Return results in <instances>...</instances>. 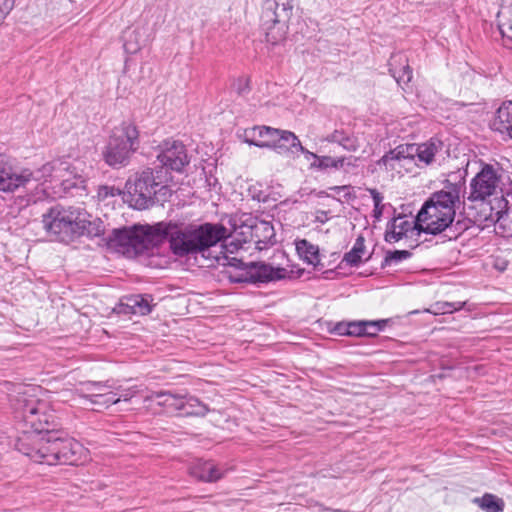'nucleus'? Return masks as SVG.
Returning <instances> with one entry per match:
<instances>
[{
    "mask_svg": "<svg viewBox=\"0 0 512 512\" xmlns=\"http://www.w3.org/2000/svg\"><path fill=\"white\" fill-rule=\"evenodd\" d=\"M190 474L204 482H215L223 477V472L213 462L202 460L193 464Z\"/></svg>",
    "mask_w": 512,
    "mask_h": 512,
    "instance_id": "nucleus-21",
    "label": "nucleus"
},
{
    "mask_svg": "<svg viewBox=\"0 0 512 512\" xmlns=\"http://www.w3.org/2000/svg\"><path fill=\"white\" fill-rule=\"evenodd\" d=\"M417 227L416 220L409 221L405 217L398 216L394 218L393 222L388 227L385 233V240L390 243L399 241L403 236H406L408 231Z\"/></svg>",
    "mask_w": 512,
    "mask_h": 512,
    "instance_id": "nucleus-25",
    "label": "nucleus"
},
{
    "mask_svg": "<svg viewBox=\"0 0 512 512\" xmlns=\"http://www.w3.org/2000/svg\"><path fill=\"white\" fill-rule=\"evenodd\" d=\"M378 325H379V323H366V321H364V320L349 321L348 334H349V336L364 337L366 331L368 330L367 328L370 327V328L377 329L376 326H378Z\"/></svg>",
    "mask_w": 512,
    "mask_h": 512,
    "instance_id": "nucleus-35",
    "label": "nucleus"
},
{
    "mask_svg": "<svg viewBox=\"0 0 512 512\" xmlns=\"http://www.w3.org/2000/svg\"><path fill=\"white\" fill-rule=\"evenodd\" d=\"M379 165L383 166L386 171L396 172L400 175L403 172H411L415 166L406 144L398 145L385 153L379 160Z\"/></svg>",
    "mask_w": 512,
    "mask_h": 512,
    "instance_id": "nucleus-18",
    "label": "nucleus"
},
{
    "mask_svg": "<svg viewBox=\"0 0 512 512\" xmlns=\"http://www.w3.org/2000/svg\"><path fill=\"white\" fill-rule=\"evenodd\" d=\"M387 322L388 320H376V321H366V323H379L377 327V329L375 328H367L368 330L366 331L365 333V336H369V337H372V336H375L379 331L383 330L385 328V326L387 325Z\"/></svg>",
    "mask_w": 512,
    "mask_h": 512,
    "instance_id": "nucleus-45",
    "label": "nucleus"
},
{
    "mask_svg": "<svg viewBox=\"0 0 512 512\" xmlns=\"http://www.w3.org/2000/svg\"><path fill=\"white\" fill-rule=\"evenodd\" d=\"M139 143L137 127L133 123H122L114 130L103 152L105 162L112 167L126 165Z\"/></svg>",
    "mask_w": 512,
    "mask_h": 512,
    "instance_id": "nucleus-7",
    "label": "nucleus"
},
{
    "mask_svg": "<svg viewBox=\"0 0 512 512\" xmlns=\"http://www.w3.org/2000/svg\"><path fill=\"white\" fill-rule=\"evenodd\" d=\"M57 464H77L85 452L84 447L76 440L56 436Z\"/></svg>",
    "mask_w": 512,
    "mask_h": 512,
    "instance_id": "nucleus-19",
    "label": "nucleus"
},
{
    "mask_svg": "<svg viewBox=\"0 0 512 512\" xmlns=\"http://www.w3.org/2000/svg\"><path fill=\"white\" fill-rule=\"evenodd\" d=\"M89 396L91 404L104 408L120 402V398H117V393L112 391H106L105 393H91Z\"/></svg>",
    "mask_w": 512,
    "mask_h": 512,
    "instance_id": "nucleus-31",
    "label": "nucleus"
},
{
    "mask_svg": "<svg viewBox=\"0 0 512 512\" xmlns=\"http://www.w3.org/2000/svg\"><path fill=\"white\" fill-rule=\"evenodd\" d=\"M126 183L128 193V203L136 209H146L154 203V197L161 195L160 200H166L171 195V190L162 185L160 175H168L167 171L162 169L153 170L145 168L134 174Z\"/></svg>",
    "mask_w": 512,
    "mask_h": 512,
    "instance_id": "nucleus-5",
    "label": "nucleus"
},
{
    "mask_svg": "<svg viewBox=\"0 0 512 512\" xmlns=\"http://www.w3.org/2000/svg\"><path fill=\"white\" fill-rule=\"evenodd\" d=\"M330 190L337 195L343 196L346 200H349L352 197V187L349 185L333 186L330 187Z\"/></svg>",
    "mask_w": 512,
    "mask_h": 512,
    "instance_id": "nucleus-43",
    "label": "nucleus"
},
{
    "mask_svg": "<svg viewBox=\"0 0 512 512\" xmlns=\"http://www.w3.org/2000/svg\"><path fill=\"white\" fill-rule=\"evenodd\" d=\"M410 256V252L407 250H396L394 252H389L385 256L383 265H391L392 263H398L404 259H407Z\"/></svg>",
    "mask_w": 512,
    "mask_h": 512,
    "instance_id": "nucleus-41",
    "label": "nucleus"
},
{
    "mask_svg": "<svg viewBox=\"0 0 512 512\" xmlns=\"http://www.w3.org/2000/svg\"><path fill=\"white\" fill-rule=\"evenodd\" d=\"M349 322H338L335 324L334 328L332 329V332H334L337 335L340 336H349Z\"/></svg>",
    "mask_w": 512,
    "mask_h": 512,
    "instance_id": "nucleus-46",
    "label": "nucleus"
},
{
    "mask_svg": "<svg viewBox=\"0 0 512 512\" xmlns=\"http://www.w3.org/2000/svg\"><path fill=\"white\" fill-rule=\"evenodd\" d=\"M44 230L59 240L87 235L98 237L105 232V225L100 218H93L80 206L51 207L42 216Z\"/></svg>",
    "mask_w": 512,
    "mask_h": 512,
    "instance_id": "nucleus-2",
    "label": "nucleus"
},
{
    "mask_svg": "<svg viewBox=\"0 0 512 512\" xmlns=\"http://www.w3.org/2000/svg\"><path fill=\"white\" fill-rule=\"evenodd\" d=\"M182 411H184V413L187 415L204 416L207 413L208 408L206 407V405L200 403V401L197 398L184 397V406Z\"/></svg>",
    "mask_w": 512,
    "mask_h": 512,
    "instance_id": "nucleus-32",
    "label": "nucleus"
},
{
    "mask_svg": "<svg viewBox=\"0 0 512 512\" xmlns=\"http://www.w3.org/2000/svg\"><path fill=\"white\" fill-rule=\"evenodd\" d=\"M498 19L502 35L512 40V4L502 7L498 13Z\"/></svg>",
    "mask_w": 512,
    "mask_h": 512,
    "instance_id": "nucleus-30",
    "label": "nucleus"
},
{
    "mask_svg": "<svg viewBox=\"0 0 512 512\" xmlns=\"http://www.w3.org/2000/svg\"><path fill=\"white\" fill-rule=\"evenodd\" d=\"M343 163H344L343 158L334 159L329 156H323V157L318 158L317 163L312 162L311 167L319 168V169H325V168H329V167L340 168L343 166Z\"/></svg>",
    "mask_w": 512,
    "mask_h": 512,
    "instance_id": "nucleus-37",
    "label": "nucleus"
},
{
    "mask_svg": "<svg viewBox=\"0 0 512 512\" xmlns=\"http://www.w3.org/2000/svg\"><path fill=\"white\" fill-rule=\"evenodd\" d=\"M390 71L393 73V77L397 80L398 83H400V82L408 83L412 79V70L408 65L403 67L402 74H400L398 76L396 75L395 72H393L392 69Z\"/></svg>",
    "mask_w": 512,
    "mask_h": 512,
    "instance_id": "nucleus-42",
    "label": "nucleus"
},
{
    "mask_svg": "<svg viewBox=\"0 0 512 512\" xmlns=\"http://www.w3.org/2000/svg\"><path fill=\"white\" fill-rule=\"evenodd\" d=\"M252 236L256 239L257 243H273L275 232L274 227L270 222L259 221L252 226Z\"/></svg>",
    "mask_w": 512,
    "mask_h": 512,
    "instance_id": "nucleus-27",
    "label": "nucleus"
},
{
    "mask_svg": "<svg viewBox=\"0 0 512 512\" xmlns=\"http://www.w3.org/2000/svg\"><path fill=\"white\" fill-rule=\"evenodd\" d=\"M325 140L328 142L337 143L348 151H356L359 146L355 137L346 133L342 129H336L331 134H329Z\"/></svg>",
    "mask_w": 512,
    "mask_h": 512,
    "instance_id": "nucleus-29",
    "label": "nucleus"
},
{
    "mask_svg": "<svg viewBox=\"0 0 512 512\" xmlns=\"http://www.w3.org/2000/svg\"><path fill=\"white\" fill-rule=\"evenodd\" d=\"M136 394V391L133 388H128L122 390L119 394H117V398H120V401H128L130 400L134 395Z\"/></svg>",
    "mask_w": 512,
    "mask_h": 512,
    "instance_id": "nucleus-48",
    "label": "nucleus"
},
{
    "mask_svg": "<svg viewBox=\"0 0 512 512\" xmlns=\"http://www.w3.org/2000/svg\"><path fill=\"white\" fill-rule=\"evenodd\" d=\"M79 164L60 162L56 167L55 164L46 163L39 171L33 172V174L39 175L41 178L39 180H32L29 184L32 185L40 182L35 186V194L32 200L37 202L52 196V193L48 191L49 187L46 185L48 177L51 178V181L59 182L64 193H68L72 189H85L86 177Z\"/></svg>",
    "mask_w": 512,
    "mask_h": 512,
    "instance_id": "nucleus-4",
    "label": "nucleus"
},
{
    "mask_svg": "<svg viewBox=\"0 0 512 512\" xmlns=\"http://www.w3.org/2000/svg\"><path fill=\"white\" fill-rule=\"evenodd\" d=\"M157 159L162 167L180 172L188 165L189 159L185 146L176 140H166L160 146ZM163 170V168H161Z\"/></svg>",
    "mask_w": 512,
    "mask_h": 512,
    "instance_id": "nucleus-17",
    "label": "nucleus"
},
{
    "mask_svg": "<svg viewBox=\"0 0 512 512\" xmlns=\"http://www.w3.org/2000/svg\"><path fill=\"white\" fill-rule=\"evenodd\" d=\"M53 195H55V196H56V195H57V196H61V193H60V192H58V191H55V192H53Z\"/></svg>",
    "mask_w": 512,
    "mask_h": 512,
    "instance_id": "nucleus-50",
    "label": "nucleus"
},
{
    "mask_svg": "<svg viewBox=\"0 0 512 512\" xmlns=\"http://www.w3.org/2000/svg\"><path fill=\"white\" fill-rule=\"evenodd\" d=\"M285 268L273 267L266 263H246L239 276L232 278L235 282H269L286 278Z\"/></svg>",
    "mask_w": 512,
    "mask_h": 512,
    "instance_id": "nucleus-14",
    "label": "nucleus"
},
{
    "mask_svg": "<svg viewBox=\"0 0 512 512\" xmlns=\"http://www.w3.org/2000/svg\"><path fill=\"white\" fill-rule=\"evenodd\" d=\"M37 388L24 387L13 400V406L23 420L33 429L34 435L50 433L54 415L49 413L48 404L36 397Z\"/></svg>",
    "mask_w": 512,
    "mask_h": 512,
    "instance_id": "nucleus-6",
    "label": "nucleus"
},
{
    "mask_svg": "<svg viewBox=\"0 0 512 512\" xmlns=\"http://www.w3.org/2000/svg\"><path fill=\"white\" fill-rule=\"evenodd\" d=\"M276 144H285L288 146V152L293 149L294 147H291V141L290 140H276Z\"/></svg>",
    "mask_w": 512,
    "mask_h": 512,
    "instance_id": "nucleus-49",
    "label": "nucleus"
},
{
    "mask_svg": "<svg viewBox=\"0 0 512 512\" xmlns=\"http://www.w3.org/2000/svg\"><path fill=\"white\" fill-rule=\"evenodd\" d=\"M286 134H293V132L268 126H255L245 130V142L260 148H274L278 153H286L287 145L276 144V140H286L288 138Z\"/></svg>",
    "mask_w": 512,
    "mask_h": 512,
    "instance_id": "nucleus-13",
    "label": "nucleus"
},
{
    "mask_svg": "<svg viewBox=\"0 0 512 512\" xmlns=\"http://www.w3.org/2000/svg\"><path fill=\"white\" fill-rule=\"evenodd\" d=\"M491 127L512 139V102L503 103L497 110Z\"/></svg>",
    "mask_w": 512,
    "mask_h": 512,
    "instance_id": "nucleus-22",
    "label": "nucleus"
},
{
    "mask_svg": "<svg viewBox=\"0 0 512 512\" xmlns=\"http://www.w3.org/2000/svg\"><path fill=\"white\" fill-rule=\"evenodd\" d=\"M477 501L479 502L480 507L486 512H501L503 510V501L492 494H485Z\"/></svg>",
    "mask_w": 512,
    "mask_h": 512,
    "instance_id": "nucleus-33",
    "label": "nucleus"
},
{
    "mask_svg": "<svg viewBox=\"0 0 512 512\" xmlns=\"http://www.w3.org/2000/svg\"><path fill=\"white\" fill-rule=\"evenodd\" d=\"M286 136L288 137V138H286V140H290L291 141V147H295V149L300 151L304 155V157H305V159L307 161L313 160V162L317 163L319 156L314 154L313 152H310L306 148H304L302 146L300 140L298 139V137L294 133L293 134H286Z\"/></svg>",
    "mask_w": 512,
    "mask_h": 512,
    "instance_id": "nucleus-36",
    "label": "nucleus"
},
{
    "mask_svg": "<svg viewBox=\"0 0 512 512\" xmlns=\"http://www.w3.org/2000/svg\"><path fill=\"white\" fill-rule=\"evenodd\" d=\"M107 388H109V386H107V384L87 383V384L83 385V387L80 389V396L88 398L90 400L89 394L105 393Z\"/></svg>",
    "mask_w": 512,
    "mask_h": 512,
    "instance_id": "nucleus-39",
    "label": "nucleus"
},
{
    "mask_svg": "<svg viewBox=\"0 0 512 512\" xmlns=\"http://www.w3.org/2000/svg\"><path fill=\"white\" fill-rule=\"evenodd\" d=\"M293 0H268L261 15L266 41L272 45L285 39L287 23L292 15Z\"/></svg>",
    "mask_w": 512,
    "mask_h": 512,
    "instance_id": "nucleus-9",
    "label": "nucleus"
},
{
    "mask_svg": "<svg viewBox=\"0 0 512 512\" xmlns=\"http://www.w3.org/2000/svg\"><path fill=\"white\" fill-rule=\"evenodd\" d=\"M364 242V238L359 236L352 249L344 255L342 261L349 266H358L366 256V247Z\"/></svg>",
    "mask_w": 512,
    "mask_h": 512,
    "instance_id": "nucleus-28",
    "label": "nucleus"
},
{
    "mask_svg": "<svg viewBox=\"0 0 512 512\" xmlns=\"http://www.w3.org/2000/svg\"><path fill=\"white\" fill-rule=\"evenodd\" d=\"M296 250L299 256L313 267L320 265L318 246L308 242L306 239L296 241Z\"/></svg>",
    "mask_w": 512,
    "mask_h": 512,
    "instance_id": "nucleus-26",
    "label": "nucleus"
},
{
    "mask_svg": "<svg viewBox=\"0 0 512 512\" xmlns=\"http://www.w3.org/2000/svg\"><path fill=\"white\" fill-rule=\"evenodd\" d=\"M406 145L411 154L413 164L419 168L432 165L444 154V144L437 138H431L423 143Z\"/></svg>",
    "mask_w": 512,
    "mask_h": 512,
    "instance_id": "nucleus-15",
    "label": "nucleus"
},
{
    "mask_svg": "<svg viewBox=\"0 0 512 512\" xmlns=\"http://www.w3.org/2000/svg\"><path fill=\"white\" fill-rule=\"evenodd\" d=\"M228 238L229 235L227 234L226 238L219 242L221 243L219 253L211 254L210 258H213L218 264L234 266L241 270L246 263L236 257H229V254H233L241 248V243L234 240L227 243Z\"/></svg>",
    "mask_w": 512,
    "mask_h": 512,
    "instance_id": "nucleus-20",
    "label": "nucleus"
},
{
    "mask_svg": "<svg viewBox=\"0 0 512 512\" xmlns=\"http://www.w3.org/2000/svg\"><path fill=\"white\" fill-rule=\"evenodd\" d=\"M154 245L164 239L169 242L171 252L178 257L201 254L210 259L211 248L226 238L227 228L220 224H179L159 222L155 224Z\"/></svg>",
    "mask_w": 512,
    "mask_h": 512,
    "instance_id": "nucleus-1",
    "label": "nucleus"
},
{
    "mask_svg": "<svg viewBox=\"0 0 512 512\" xmlns=\"http://www.w3.org/2000/svg\"><path fill=\"white\" fill-rule=\"evenodd\" d=\"M464 302H437L427 311L434 315L452 313L460 310L464 306Z\"/></svg>",
    "mask_w": 512,
    "mask_h": 512,
    "instance_id": "nucleus-34",
    "label": "nucleus"
},
{
    "mask_svg": "<svg viewBox=\"0 0 512 512\" xmlns=\"http://www.w3.org/2000/svg\"><path fill=\"white\" fill-rule=\"evenodd\" d=\"M497 208L490 203H481V217L485 226L495 225V229L504 237L512 236V210H507L504 196L496 198Z\"/></svg>",
    "mask_w": 512,
    "mask_h": 512,
    "instance_id": "nucleus-12",
    "label": "nucleus"
},
{
    "mask_svg": "<svg viewBox=\"0 0 512 512\" xmlns=\"http://www.w3.org/2000/svg\"><path fill=\"white\" fill-rule=\"evenodd\" d=\"M139 32L137 30H134L131 34H130V37L134 36L135 37V40L136 42L135 43H132L130 40H126L125 43H124V47L125 49L130 52V53H135L136 51L139 50L140 48V44L138 43V40H137V36H138Z\"/></svg>",
    "mask_w": 512,
    "mask_h": 512,
    "instance_id": "nucleus-44",
    "label": "nucleus"
},
{
    "mask_svg": "<svg viewBox=\"0 0 512 512\" xmlns=\"http://www.w3.org/2000/svg\"><path fill=\"white\" fill-rule=\"evenodd\" d=\"M470 188L469 199L485 203L486 198L498 192L502 194L501 196L512 194V179L501 168L483 164L481 170L471 180Z\"/></svg>",
    "mask_w": 512,
    "mask_h": 512,
    "instance_id": "nucleus-8",
    "label": "nucleus"
},
{
    "mask_svg": "<svg viewBox=\"0 0 512 512\" xmlns=\"http://www.w3.org/2000/svg\"><path fill=\"white\" fill-rule=\"evenodd\" d=\"M40 178L29 169L14 168L0 158V191L13 192L20 187L29 186L32 180Z\"/></svg>",
    "mask_w": 512,
    "mask_h": 512,
    "instance_id": "nucleus-16",
    "label": "nucleus"
},
{
    "mask_svg": "<svg viewBox=\"0 0 512 512\" xmlns=\"http://www.w3.org/2000/svg\"><path fill=\"white\" fill-rule=\"evenodd\" d=\"M152 298L150 295H132L126 297L121 304L124 313H131L135 315H147L152 310Z\"/></svg>",
    "mask_w": 512,
    "mask_h": 512,
    "instance_id": "nucleus-23",
    "label": "nucleus"
},
{
    "mask_svg": "<svg viewBox=\"0 0 512 512\" xmlns=\"http://www.w3.org/2000/svg\"><path fill=\"white\" fill-rule=\"evenodd\" d=\"M233 89L238 94H243L248 90V80L245 78L237 79L233 84Z\"/></svg>",
    "mask_w": 512,
    "mask_h": 512,
    "instance_id": "nucleus-47",
    "label": "nucleus"
},
{
    "mask_svg": "<svg viewBox=\"0 0 512 512\" xmlns=\"http://www.w3.org/2000/svg\"><path fill=\"white\" fill-rule=\"evenodd\" d=\"M56 436L57 433L55 432L45 433L44 435H33L31 439L32 445L25 447V444L21 441L19 450L35 462L57 465Z\"/></svg>",
    "mask_w": 512,
    "mask_h": 512,
    "instance_id": "nucleus-11",
    "label": "nucleus"
},
{
    "mask_svg": "<svg viewBox=\"0 0 512 512\" xmlns=\"http://www.w3.org/2000/svg\"><path fill=\"white\" fill-rule=\"evenodd\" d=\"M368 191L372 197L373 204H374L373 217L376 220H380V218L383 214L384 207H385V205L383 204L384 197L376 189H368Z\"/></svg>",
    "mask_w": 512,
    "mask_h": 512,
    "instance_id": "nucleus-38",
    "label": "nucleus"
},
{
    "mask_svg": "<svg viewBox=\"0 0 512 512\" xmlns=\"http://www.w3.org/2000/svg\"><path fill=\"white\" fill-rule=\"evenodd\" d=\"M464 193V183L447 182L443 189L434 192L424 203L416 218L420 231L438 234L453 222L456 205Z\"/></svg>",
    "mask_w": 512,
    "mask_h": 512,
    "instance_id": "nucleus-3",
    "label": "nucleus"
},
{
    "mask_svg": "<svg viewBox=\"0 0 512 512\" xmlns=\"http://www.w3.org/2000/svg\"><path fill=\"white\" fill-rule=\"evenodd\" d=\"M154 225H135L130 228L114 229L108 235V245L123 253L130 249L139 251L154 245Z\"/></svg>",
    "mask_w": 512,
    "mask_h": 512,
    "instance_id": "nucleus-10",
    "label": "nucleus"
},
{
    "mask_svg": "<svg viewBox=\"0 0 512 512\" xmlns=\"http://www.w3.org/2000/svg\"><path fill=\"white\" fill-rule=\"evenodd\" d=\"M121 191L114 186L103 185L98 188L97 198L99 201H108L110 198L119 196Z\"/></svg>",
    "mask_w": 512,
    "mask_h": 512,
    "instance_id": "nucleus-40",
    "label": "nucleus"
},
{
    "mask_svg": "<svg viewBox=\"0 0 512 512\" xmlns=\"http://www.w3.org/2000/svg\"><path fill=\"white\" fill-rule=\"evenodd\" d=\"M154 400L157 401L159 406L165 407L171 411H182L184 406V396L166 391L152 392L145 397V401Z\"/></svg>",
    "mask_w": 512,
    "mask_h": 512,
    "instance_id": "nucleus-24",
    "label": "nucleus"
}]
</instances>
